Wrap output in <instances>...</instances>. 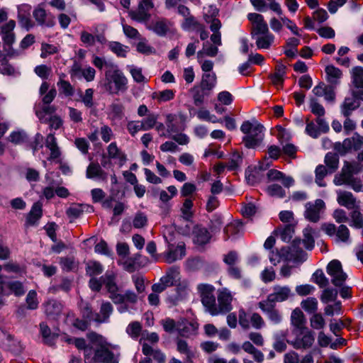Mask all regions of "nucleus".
<instances>
[{
	"instance_id": "f257e3e1",
	"label": "nucleus",
	"mask_w": 363,
	"mask_h": 363,
	"mask_svg": "<svg viewBox=\"0 0 363 363\" xmlns=\"http://www.w3.org/2000/svg\"><path fill=\"white\" fill-rule=\"evenodd\" d=\"M104 272L103 265L97 261H89L86 264V274L91 279L89 281V286L91 291L99 292L103 286L108 294V298L116 305L120 313H131L138 300V295L132 290H126L123 294L117 284V274L112 270H107L99 278H96Z\"/></svg>"
},
{
	"instance_id": "f03ea898",
	"label": "nucleus",
	"mask_w": 363,
	"mask_h": 363,
	"mask_svg": "<svg viewBox=\"0 0 363 363\" xmlns=\"http://www.w3.org/2000/svg\"><path fill=\"white\" fill-rule=\"evenodd\" d=\"M105 87L111 94L125 92L128 89V79L116 65H110L105 72Z\"/></svg>"
},
{
	"instance_id": "7ed1b4c3",
	"label": "nucleus",
	"mask_w": 363,
	"mask_h": 363,
	"mask_svg": "<svg viewBox=\"0 0 363 363\" xmlns=\"http://www.w3.org/2000/svg\"><path fill=\"white\" fill-rule=\"evenodd\" d=\"M264 128L262 125L255 122L251 123L249 121L243 122L240 130L245 134L242 141L247 148H255L259 146L264 138Z\"/></svg>"
},
{
	"instance_id": "20e7f679",
	"label": "nucleus",
	"mask_w": 363,
	"mask_h": 363,
	"mask_svg": "<svg viewBox=\"0 0 363 363\" xmlns=\"http://www.w3.org/2000/svg\"><path fill=\"white\" fill-rule=\"evenodd\" d=\"M217 300L215 302L211 315L217 316L219 315H225L233 309L232 302L233 296L231 291L227 288H222L217 291Z\"/></svg>"
},
{
	"instance_id": "39448f33",
	"label": "nucleus",
	"mask_w": 363,
	"mask_h": 363,
	"mask_svg": "<svg viewBox=\"0 0 363 363\" xmlns=\"http://www.w3.org/2000/svg\"><path fill=\"white\" fill-rule=\"evenodd\" d=\"M16 21L14 20H9L0 26V36L4 45V51L6 52L7 55L10 57L18 55L17 51L13 48V45L16 41V34L14 33Z\"/></svg>"
},
{
	"instance_id": "423d86ee",
	"label": "nucleus",
	"mask_w": 363,
	"mask_h": 363,
	"mask_svg": "<svg viewBox=\"0 0 363 363\" xmlns=\"http://www.w3.org/2000/svg\"><path fill=\"white\" fill-rule=\"evenodd\" d=\"M216 288L209 284H200L197 286V291L205 311L211 313L216 301L215 296Z\"/></svg>"
},
{
	"instance_id": "0eeeda50",
	"label": "nucleus",
	"mask_w": 363,
	"mask_h": 363,
	"mask_svg": "<svg viewBox=\"0 0 363 363\" xmlns=\"http://www.w3.org/2000/svg\"><path fill=\"white\" fill-rule=\"evenodd\" d=\"M295 338L292 341H288L296 350H307L312 347L315 338L312 331L308 328L292 330Z\"/></svg>"
},
{
	"instance_id": "6e6552de",
	"label": "nucleus",
	"mask_w": 363,
	"mask_h": 363,
	"mask_svg": "<svg viewBox=\"0 0 363 363\" xmlns=\"http://www.w3.org/2000/svg\"><path fill=\"white\" fill-rule=\"evenodd\" d=\"M326 272L331 277V282L335 286H342L347 279L341 262L337 259H333L328 264Z\"/></svg>"
},
{
	"instance_id": "1a4fd4ad",
	"label": "nucleus",
	"mask_w": 363,
	"mask_h": 363,
	"mask_svg": "<svg viewBox=\"0 0 363 363\" xmlns=\"http://www.w3.org/2000/svg\"><path fill=\"white\" fill-rule=\"evenodd\" d=\"M363 147V136L354 133L351 138H346L342 143H337L335 145V150L342 155L354 150L357 151Z\"/></svg>"
},
{
	"instance_id": "9d476101",
	"label": "nucleus",
	"mask_w": 363,
	"mask_h": 363,
	"mask_svg": "<svg viewBox=\"0 0 363 363\" xmlns=\"http://www.w3.org/2000/svg\"><path fill=\"white\" fill-rule=\"evenodd\" d=\"M325 208V203L320 199L315 200L314 202H307L305 204L304 217L310 222L317 223Z\"/></svg>"
},
{
	"instance_id": "9b49d317",
	"label": "nucleus",
	"mask_w": 363,
	"mask_h": 363,
	"mask_svg": "<svg viewBox=\"0 0 363 363\" xmlns=\"http://www.w3.org/2000/svg\"><path fill=\"white\" fill-rule=\"evenodd\" d=\"M165 240L168 242L167 250L164 252V262L172 264L179 259H182L186 255L185 244L183 242H179L177 245L168 242L167 237Z\"/></svg>"
},
{
	"instance_id": "f8f14e48",
	"label": "nucleus",
	"mask_w": 363,
	"mask_h": 363,
	"mask_svg": "<svg viewBox=\"0 0 363 363\" xmlns=\"http://www.w3.org/2000/svg\"><path fill=\"white\" fill-rule=\"evenodd\" d=\"M314 233V231L312 228L307 227L303 231V239H295L293 240V242L291 244V246L290 247V251L292 252H303V250L301 248H300V245L301 244L303 245L304 247L308 250H312L315 246V240L313 237V234Z\"/></svg>"
},
{
	"instance_id": "ddd939ff",
	"label": "nucleus",
	"mask_w": 363,
	"mask_h": 363,
	"mask_svg": "<svg viewBox=\"0 0 363 363\" xmlns=\"http://www.w3.org/2000/svg\"><path fill=\"white\" fill-rule=\"evenodd\" d=\"M258 306L273 324L277 325L282 321V314L276 308V304L262 300L258 303Z\"/></svg>"
},
{
	"instance_id": "4468645a",
	"label": "nucleus",
	"mask_w": 363,
	"mask_h": 363,
	"mask_svg": "<svg viewBox=\"0 0 363 363\" xmlns=\"http://www.w3.org/2000/svg\"><path fill=\"white\" fill-rule=\"evenodd\" d=\"M247 19L251 23L252 37L269 30L267 23L262 15L257 13H250L247 14Z\"/></svg>"
},
{
	"instance_id": "2eb2a0df",
	"label": "nucleus",
	"mask_w": 363,
	"mask_h": 363,
	"mask_svg": "<svg viewBox=\"0 0 363 363\" xmlns=\"http://www.w3.org/2000/svg\"><path fill=\"white\" fill-rule=\"evenodd\" d=\"M94 362L98 363H118V357L106 346L101 345L94 350Z\"/></svg>"
},
{
	"instance_id": "dca6fc26",
	"label": "nucleus",
	"mask_w": 363,
	"mask_h": 363,
	"mask_svg": "<svg viewBox=\"0 0 363 363\" xmlns=\"http://www.w3.org/2000/svg\"><path fill=\"white\" fill-rule=\"evenodd\" d=\"M33 16L37 23L43 27L52 28L55 25V16L47 13L45 9L38 5L33 11Z\"/></svg>"
},
{
	"instance_id": "f3484780",
	"label": "nucleus",
	"mask_w": 363,
	"mask_h": 363,
	"mask_svg": "<svg viewBox=\"0 0 363 363\" xmlns=\"http://www.w3.org/2000/svg\"><path fill=\"white\" fill-rule=\"evenodd\" d=\"M31 6L23 4L18 6L17 18L20 26L26 30H29L33 26L30 18Z\"/></svg>"
},
{
	"instance_id": "a211bd4d",
	"label": "nucleus",
	"mask_w": 363,
	"mask_h": 363,
	"mask_svg": "<svg viewBox=\"0 0 363 363\" xmlns=\"http://www.w3.org/2000/svg\"><path fill=\"white\" fill-rule=\"evenodd\" d=\"M72 78H84L86 82H91L95 78L96 71L91 67L82 69L79 63L75 62L69 71Z\"/></svg>"
},
{
	"instance_id": "6ab92c4d",
	"label": "nucleus",
	"mask_w": 363,
	"mask_h": 363,
	"mask_svg": "<svg viewBox=\"0 0 363 363\" xmlns=\"http://www.w3.org/2000/svg\"><path fill=\"white\" fill-rule=\"evenodd\" d=\"M291 295V289L286 286L275 285L273 292L268 295L265 301L276 304L277 302H282L288 299Z\"/></svg>"
},
{
	"instance_id": "aec40b11",
	"label": "nucleus",
	"mask_w": 363,
	"mask_h": 363,
	"mask_svg": "<svg viewBox=\"0 0 363 363\" xmlns=\"http://www.w3.org/2000/svg\"><path fill=\"white\" fill-rule=\"evenodd\" d=\"M199 324L196 321H188L186 320L177 323V330L182 337H189L196 334Z\"/></svg>"
},
{
	"instance_id": "412c9836",
	"label": "nucleus",
	"mask_w": 363,
	"mask_h": 363,
	"mask_svg": "<svg viewBox=\"0 0 363 363\" xmlns=\"http://www.w3.org/2000/svg\"><path fill=\"white\" fill-rule=\"evenodd\" d=\"M107 155L110 160H113L119 166L123 165L127 160L125 154L118 147L116 142L108 145Z\"/></svg>"
},
{
	"instance_id": "4be33fe9",
	"label": "nucleus",
	"mask_w": 363,
	"mask_h": 363,
	"mask_svg": "<svg viewBox=\"0 0 363 363\" xmlns=\"http://www.w3.org/2000/svg\"><path fill=\"white\" fill-rule=\"evenodd\" d=\"M86 177L88 179L107 182L108 174L98 163L91 162L86 168Z\"/></svg>"
},
{
	"instance_id": "5701e85b",
	"label": "nucleus",
	"mask_w": 363,
	"mask_h": 363,
	"mask_svg": "<svg viewBox=\"0 0 363 363\" xmlns=\"http://www.w3.org/2000/svg\"><path fill=\"white\" fill-rule=\"evenodd\" d=\"M337 201L339 205L347 209H353L356 206V198L354 195L347 191H337Z\"/></svg>"
},
{
	"instance_id": "b1692460",
	"label": "nucleus",
	"mask_w": 363,
	"mask_h": 363,
	"mask_svg": "<svg viewBox=\"0 0 363 363\" xmlns=\"http://www.w3.org/2000/svg\"><path fill=\"white\" fill-rule=\"evenodd\" d=\"M267 179L269 181H279L281 182L284 186L289 188L294 184V180L292 177L286 176L283 172L272 169L267 173Z\"/></svg>"
},
{
	"instance_id": "393cba45",
	"label": "nucleus",
	"mask_w": 363,
	"mask_h": 363,
	"mask_svg": "<svg viewBox=\"0 0 363 363\" xmlns=\"http://www.w3.org/2000/svg\"><path fill=\"white\" fill-rule=\"evenodd\" d=\"M352 82L357 88L363 89V67L357 66L352 68ZM356 96L363 101V89L356 92Z\"/></svg>"
},
{
	"instance_id": "a878e982",
	"label": "nucleus",
	"mask_w": 363,
	"mask_h": 363,
	"mask_svg": "<svg viewBox=\"0 0 363 363\" xmlns=\"http://www.w3.org/2000/svg\"><path fill=\"white\" fill-rule=\"evenodd\" d=\"M255 40V44L258 49H269L274 42V35L269 30L266 33L252 37Z\"/></svg>"
},
{
	"instance_id": "bb28decb",
	"label": "nucleus",
	"mask_w": 363,
	"mask_h": 363,
	"mask_svg": "<svg viewBox=\"0 0 363 363\" xmlns=\"http://www.w3.org/2000/svg\"><path fill=\"white\" fill-rule=\"evenodd\" d=\"M43 306L46 315L52 319H55L62 310L61 303L54 299L48 300L43 304Z\"/></svg>"
},
{
	"instance_id": "cd10ccee",
	"label": "nucleus",
	"mask_w": 363,
	"mask_h": 363,
	"mask_svg": "<svg viewBox=\"0 0 363 363\" xmlns=\"http://www.w3.org/2000/svg\"><path fill=\"white\" fill-rule=\"evenodd\" d=\"M286 69V67L284 65L279 63L275 67L274 72L269 76L272 84L278 89L283 86Z\"/></svg>"
},
{
	"instance_id": "c85d7f7f",
	"label": "nucleus",
	"mask_w": 363,
	"mask_h": 363,
	"mask_svg": "<svg viewBox=\"0 0 363 363\" xmlns=\"http://www.w3.org/2000/svg\"><path fill=\"white\" fill-rule=\"evenodd\" d=\"M43 216V206L40 202L33 204L30 211L26 217V223L29 225H35Z\"/></svg>"
},
{
	"instance_id": "c756f323",
	"label": "nucleus",
	"mask_w": 363,
	"mask_h": 363,
	"mask_svg": "<svg viewBox=\"0 0 363 363\" xmlns=\"http://www.w3.org/2000/svg\"><path fill=\"white\" fill-rule=\"evenodd\" d=\"M113 311L112 304L108 301H104L100 307V311L95 315V322L98 323H108Z\"/></svg>"
},
{
	"instance_id": "7c9ffc66",
	"label": "nucleus",
	"mask_w": 363,
	"mask_h": 363,
	"mask_svg": "<svg viewBox=\"0 0 363 363\" xmlns=\"http://www.w3.org/2000/svg\"><path fill=\"white\" fill-rule=\"evenodd\" d=\"M194 240L199 245H205L208 243L211 238V235L207 228L201 225H196L193 230Z\"/></svg>"
},
{
	"instance_id": "2f4dec72",
	"label": "nucleus",
	"mask_w": 363,
	"mask_h": 363,
	"mask_svg": "<svg viewBox=\"0 0 363 363\" xmlns=\"http://www.w3.org/2000/svg\"><path fill=\"white\" fill-rule=\"evenodd\" d=\"M153 8L152 0H140L138 10L135 13V18L139 21H146L149 18V11Z\"/></svg>"
},
{
	"instance_id": "473e14b6",
	"label": "nucleus",
	"mask_w": 363,
	"mask_h": 363,
	"mask_svg": "<svg viewBox=\"0 0 363 363\" xmlns=\"http://www.w3.org/2000/svg\"><path fill=\"white\" fill-rule=\"evenodd\" d=\"M354 174L350 169L344 164L340 174L335 176L333 182L336 186L347 185L354 179Z\"/></svg>"
},
{
	"instance_id": "72a5a7b5",
	"label": "nucleus",
	"mask_w": 363,
	"mask_h": 363,
	"mask_svg": "<svg viewBox=\"0 0 363 363\" xmlns=\"http://www.w3.org/2000/svg\"><path fill=\"white\" fill-rule=\"evenodd\" d=\"M179 267H171L167 271L166 274L160 278V281L165 283L166 286H173L179 280Z\"/></svg>"
},
{
	"instance_id": "f704fd0d",
	"label": "nucleus",
	"mask_w": 363,
	"mask_h": 363,
	"mask_svg": "<svg viewBox=\"0 0 363 363\" xmlns=\"http://www.w3.org/2000/svg\"><path fill=\"white\" fill-rule=\"evenodd\" d=\"M291 325L294 327L293 330H298L307 328L305 326L306 319L303 313L298 308H295L291 315Z\"/></svg>"
},
{
	"instance_id": "c9c22d12",
	"label": "nucleus",
	"mask_w": 363,
	"mask_h": 363,
	"mask_svg": "<svg viewBox=\"0 0 363 363\" xmlns=\"http://www.w3.org/2000/svg\"><path fill=\"white\" fill-rule=\"evenodd\" d=\"M326 79L330 84L336 86L342 76V71L333 65H328L325 69Z\"/></svg>"
},
{
	"instance_id": "e433bc0d",
	"label": "nucleus",
	"mask_w": 363,
	"mask_h": 363,
	"mask_svg": "<svg viewBox=\"0 0 363 363\" xmlns=\"http://www.w3.org/2000/svg\"><path fill=\"white\" fill-rule=\"evenodd\" d=\"M359 106V102L354 97H347L341 105V113L344 117L350 116L352 113Z\"/></svg>"
},
{
	"instance_id": "4c0bfd02",
	"label": "nucleus",
	"mask_w": 363,
	"mask_h": 363,
	"mask_svg": "<svg viewBox=\"0 0 363 363\" xmlns=\"http://www.w3.org/2000/svg\"><path fill=\"white\" fill-rule=\"evenodd\" d=\"M1 347L14 354H20L23 351L21 342L14 339L11 335L8 336V340L3 342Z\"/></svg>"
},
{
	"instance_id": "58836bf2",
	"label": "nucleus",
	"mask_w": 363,
	"mask_h": 363,
	"mask_svg": "<svg viewBox=\"0 0 363 363\" xmlns=\"http://www.w3.org/2000/svg\"><path fill=\"white\" fill-rule=\"evenodd\" d=\"M175 92L173 89L154 91L151 94V98L156 100L158 104H162L172 100L175 96Z\"/></svg>"
},
{
	"instance_id": "ea45409f",
	"label": "nucleus",
	"mask_w": 363,
	"mask_h": 363,
	"mask_svg": "<svg viewBox=\"0 0 363 363\" xmlns=\"http://www.w3.org/2000/svg\"><path fill=\"white\" fill-rule=\"evenodd\" d=\"M40 330L44 342L50 346L53 345L55 344L57 335L51 333V330L49 326L45 323H41L40 324Z\"/></svg>"
},
{
	"instance_id": "a19ab883",
	"label": "nucleus",
	"mask_w": 363,
	"mask_h": 363,
	"mask_svg": "<svg viewBox=\"0 0 363 363\" xmlns=\"http://www.w3.org/2000/svg\"><path fill=\"white\" fill-rule=\"evenodd\" d=\"M325 163L328 169L329 173L334 172L339 166V156L334 152H328L325 157Z\"/></svg>"
},
{
	"instance_id": "79ce46f5",
	"label": "nucleus",
	"mask_w": 363,
	"mask_h": 363,
	"mask_svg": "<svg viewBox=\"0 0 363 363\" xmlns=\"http://www.w3.org/2000/svg\"><path fill=\"white\" fill-rule=\"evenodd\" d=\"M216 84V76L215 73H205L202 76L201 87L203 90L210 91Z\"/></svg>"
},
{
	"instance_id": "37998d69",
	"label": "nucleus",
	"mask_w": 363,
	"mask_h": 363,
	"mask_svg": "<svg viewBox=\"0 0 363 363\" xmlns=\"http://www.w3.org/2000/svg\"><path fill=\"white\" fill-rule=\"evenodd\" d=\"M143 330L142 324L138 321L130 323L126 329V333L133 340H138Z\"/></svg>"
},
{
	"instance_id": "c03bdc74",
	"label": "nucleus",
	"mask_w": 363,
	"mask_h": 363,
	"mask_svg": "<svg viewBox=\"0 0 363 363\" xmlns=\"http://www.w3.org/2000/svg\"><path fill=\"white\" fill-rule=\"evenodd\" d=\"M8 292L13 294L16 296H21L25 294L23 284L19 281H11L5 283Z\"/></svg>"
},
{
	"instance_id": "a18cd8bd",
	"label": "nucleus",
	"mask_w": 363,
	"mask_h": 363,
	"mask_svg": "<svg viewBox=\"0 0 363 363\" xmlns=\"http://www.w3.org/2000/svg\"><path fill=\"white\" fill-rule=\"evenodd\" d=\"M335 240L337 242H342L345 243L350 242V232L349 228L345 225L341 224L337 228Z\"/></svg>"
},
{
	"instance_id": "49530a36",
	"label": "nucleus",
	"mask_w": 363,
	"mask_h": 363,
	"mask_svg": "<svg viewBox=\"0 0 363 363\" xmlns=\"http://www.w3.org/2000/svg\"><path fill=\"white\" fill-rule=\"evenodd\" d=\"M57 85L60 92L64 94L65 96H72L74 95V88L69 82L60 77L57 83Z\"/></svg>"
},
{
	"instance_id": "de8ad7c7",
	"label": "nucleus",
	"mask_w": 363,
	"mask_h": 363,
	"mask_svg": "<svg viewBox=\"0 0 363 363\" xmlns=\"http://www.w3.org/2000/svg\"><path fill=\"white\" fill-rule=\"evenodd\" d=\"M287 331H281L280 334H277L274 343V349L278 352H282L286 349Z\"/></svg>"
},
{
	"instance_id": "09e8293b",
	"label": "nucleus",
	"mask_w": 363,
	"mask_h": 363,
	"mask_svg": "<svg viewBox=\"0 0 363 363\" xmlns=\"http://www.w3.org/2000/svg\"><path fill=\"white\" fill-rule=\"evenodd\" d=\"M350 225L352 228L360 229L363 228V215L359 210H353L350 213Z\"/></svg>"
},
{
	"instance_id": "8fccbe9b",
	"label": "nucleus",
	"mask_w": 363,
	"mask_h": 363,
	"mask_svg": "<svg viewBox=\"0 0 363 363\" xmlns=\"http://www.w3.org/2000/svg\"><path fill=\"white\" fill-rule=\"evenodd\" d=\"M109 49L115 53L118 57H125L129 50V48L118 42H111L109 43Z\"/></svg>"
},
{
	"instance_id": "3c124183",
	"label": "nucleus",
	"mask_w": 363,
	"mask_h": 363,
	"mask_svg": "<svg viewBox=\"0 0 363 363\" xmlns=\"http://www.w3.org/2000/svg\"><path fill=\"white\" fill-rule=\"evenodd\" d=\"M266 192L270 196L279 199H282L286 196L285 190L277 184L269 185L266 189Z\"/></svg>"
},
{
	"instance_id": "603ef678",
	"label": "nucleus",
	"mask_w": 363,
	"mask_h": 363,
	"mask_svg": "<svg viewBox=\"0 0 363 363\" xmlns=\"http://www.w3.org/2000/svg\"><path fill=\"white\" fill-rule=\"evenodd\" d=\"M315 182L319 186H325L324 178L329 172L328 169L325 166L320 164L315 168Z\"/></svg>"
},
{
	"instance_id": "864d4df0",
	"label": "nucleus",
	"mask_w": 363,
	"mask_h": 363,
	"mask_svg": "<svg viewBox=\"0 0 363 363\" xmlns=\"http://www.w3.org/2000/svg\"><path fill=\"white\" fill-rule=\"evenodd\" d=\"M301 306L302 308L308 313H313L318 308V301L315 298L309 297L303 300Z\"/></svg>"
},
{
	"instance_id": "5fc2aeb1",
	"label": "nucleus",
	"mask_w": 363,
	"mask_h": 363,
	"mask_svg": "<svg viewBox=\"0 0 363 363\" xmlns=\"http://www.w3.org/2000/svg\"><path fill=\"white\" fill-rule=\"evenodd\" d=\"M337 296V291L333 288L325 289L320 296V301L323 303L335 301Z\"/></svg>"
},
{
	"instance_id": "6e6d98bb",
	"label": "nucleus",
	"mask_w": 363,
	"mask_h": 363,
	"mask_svg": "<svg viewBox=\"0 0 363 363\" xmlns=\"http://www.w3.org/2000/svg\"><path fill=\"white\" fill-rule=\"evenodd\" d=\"M313 280L320 288L326 287L329 284L328 279L325 277L322 269H318L313 273Z\"/></svg>"
},
{
	"instance_id": "4d7b16f0",
	"label": "nucleus",
	"mask_w": 363,
	"mask_h": 363,
	"mask_svg": "<svg viewBox=\"0 0 363 363\" xmlns=\"http://www.w3.org/2000/svg\"><path fill=\"white\" fill-rule=\"evenodd\" d=\"M83 212L84 210L82 208V205L79 203H72L67 209L66 214L69 218L76 219L80 217Z\"/></svg>"
},
{
	"instance_id": "13d9d810",
	"label": "nucleus",
	"mask_w": 363,
	"mask_h": 363,
	"mask_svg": "<svg viewBox=\"0 0 363 363\" xmlns=\"http://www.w3.org/2000/svg\"><path fill=\"white\" fill-rule=\"evenodd\" d=\"M169 22L162 20L157 21L153 26V30L159 35H165L169 30Z\"/></svg>"
},
{
	"instance_id": "bf43d9fd",
	"label": "nucleus",
	"mask_w": 363,
	"mask_h": 363,
	"mask_svg": "<svg viewBox=\"0 0 363 363\" xmlns=\"http://www.w3.org/2000/svg\"><path fill=\"white\" fill-rule=\"evenodd\" d=\"M201 23L193 16H189L184 18L182 23V28L184 30H196L201 28Z\"/></svg>"
},
{
	"instance_id": "052dcab7",
	"label": "nucleus",
	"mask_w": 363,
	"mask_h": 363,
	"mask_svg": "<svg viewBox=\"0 0 363 363\" xmlns=\"http://www.w3.org/2000/svg\"><path fill=\"white\" fill-rule=\"evenodd\" d=\"M196 116L201 121H205L213 123H218L220 121L215 115L211 114L210 111L205 108L199 109L197 111Z\"/></svg>"
},
{
	"instance_id": "680f3d73",
	"label": "nucleus",
	"mask_w": 363,
	"mask_h": 363,
	"mask_svg": "<svg viewBox=\"0 0 363 363\" xmlns=\"http://www.w3.org/2000/svg\"><path fill=\"white\" fill-rule=\"evenodd\" d=\"M27 308L29 310H35L38 307V300L37 298V293L34 290H30L28 293L26 298Z\"/></svg>"
},
{
	"instance_id": "e2e57ef3",
	"label": "nucleus",
	"mask_w": 363,
	"mask_h": 363,
	"mask_svg": "<svg viewBox=\"0 0 363 363\" xmlns=\"http://www.w3.org/2000/svg\"><path fill=\"white\" fill-rule=\"evenodd\" d=\"M127 130L128 133L135 136L139 131H145L141 121H131L127 123Z\"/></svg>"
},
{
	"instance_id": "0e129e2a",
	"label": "nucleus",
	"mask_w": 363,
	"mask_h": 363,
	"mask_svg": "<svg viewBox=\"0 0 363 363\" xmlns=\"http://www.w3.org/2000/svg\"><path fill=\"white\" fill-rule=\"evenodd\" d=\"M206 90H203L202 88L194 87L192 89L194 104L196 106H201L204 102V98Z\"/></svg>"
},
{
	"instance_id": "69168bd1",
	"label": "nucleus",
	"mask_w": 363,
	"mask_h": 363,
	"mask_svg": "<svg viewBox=\"0 0 363 363\" xmlns=\"http://www.w3.org/2000/svg\"><path fill=\"white\" fill-rule=\"evenodd\" d=\"M250 324L255 329H261L265 325L263 318L258 313H252L250 315Z\"/></svg>"
},
{
	"instance_id": "338daca9",
	"label": "nucleus",
	"mask_w": 363,
	"mask_h": 363,
	"mask_svg": "<svg viewBox=\"0 0 363 363\" xmlns=\"http://www.w3.org/2000/svg\"><path fill=\"white\" fill-rule=\"evenodd\" d=\"M310 108L311 111L318 117L323 116L325 113L324 107L314 98L310 100Z\"/></svg>"
},
{
	"instance_id": "774afa93",
	"label": "nucleus",
	"mask_w": 363,
	"mask_h": 363,
	"mask_svg": "<svg viewBox=\"0 0 363 363\" xmlns=\"http://www.w3.org/2000/svg\"><path fill=\"white\" fill-rule=\"evenodd\" d=\"M242 158L240 153L235 152L233 153L230 160L227 164V169L230 171L236 169L242 163Z\"/></svg>"
}]
</instances>
